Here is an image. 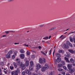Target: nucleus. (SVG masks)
Returning a JSON list of instances; mask_svg holds the SVG:
<instances>
[{"label": "nucleus", "instance_id": "1", "mask_svg": "<svg viewBox=\"0 0 75 75\" xmlns=\"http://www.w3.org/2000/svg\"><path fill=\"white\" fill-rule=\"evenodd\" d=\"M16 61H17V64L19 66V68H22L23 70L25 69L26 67L25 66V64H23V63L21 62H20V60L19 59H17Z\"/></svg>", "mask_w": 75, "mask_h": 75}, {"label": "nucleus", "instance_id": "2", "mask_svg": "<svg viewBox=\"0 0 75 75\" xmlns=\"http://www.w3.org/2000/svg\"><path fill=\"white\" fill-rule=\"evenodd\" d=\"M45 59H42V58H40L39 60V62L40 64H44L45 62Z\"/></svg>", "mask_w": 75, "mask_h": 75}, {"label": "nucleus", "instance_id": "3", "mask_svg": "<svg viewBox=\"0 0 75 75\" xmlns=\"http://www.w3.org/2000/svg\"><path fill=\"white\" fill-rule=\"evenodd\" d=\"M41 67V65L39 64H37L36 66V68L37 70H39L40 69V68Z\"/></svg>", "mask_w": 75, "mask_h": 75}, {"label": "nucleus", "instance_id": "4", "mask_svg": "<svg viewBox=\"0 0 75 75\" xmlns=\"http://www.w3.org/2000/svg\"><path fill=\"white\" fill-rule=\"evenodd\" d=\"M2 69H4V71L5 74H7V72H8V70H6L7 69V68L4 67L3 68V67H2Z\"/></svg>", "mask_w": 75, "mask_h": 75}, {"label": "nucleus", "instance_id": "5", "mask_svg": "<svg viewBox=\"0 0 75 75\" xmlns=\"http://www.w3.org/2000/svg\"><path fill=\"white\" fill-rule=\"evenodd\" d=\"M12 75H18L17 71H13L11 72Z\"/></svg>", "mask_w": 75, "mask_h": 75}, {"label": "nucleus", "instance_id": "6", "mask_svg": "<svg viewBox=\"0 0 75 75\" xmlns=\"http://www.w3.org/2000/svg\"><path fill=\"white\" fill-rule=\"evenodd\" d=\"M46 69H46V68H45L44 67H43L42 68L41 70L42 72H45Z\"/></svg>", "mask_w": 75, "mask_h": 75}, {"label": "nucleus", "instance_id": "7", "mask_svg": "<svg viewBox=\"0 0 75 75\" xmlns=\"http://www.w3.org/2000/svg\"><path fill=\"white\" fill-rule=\"evenodd\" d=\"M72 67V64H68L67 65V67L69 69H71Z\"/></svg>", "mask_w": 75, "mask_h": 75}, {"label": "nucleus", "instance_id": "8", "mask_svg": "<svg viewBox=\"0 0 75 75\" xmlns=\"http://www.w3.org/2000/svg\"><path fill=\"white\" fill-rule=\"evenodd\" d=\"M25 57V56L23 54H21L20 55V57L21 59H24V58Z\"/></svg>", "mask_w": 75, "mask_h": 75}, {"label": "nucleus", "instance_id": "9", "mask_svg": "<svg viewBox=\"0 0 75 75\" xmlns=\"http://www.w3.org/2000/svg\"><path fill=\"white\" fill-rule=\"evenodd\" d=\"M25 65L26 67H28L29 65V61H26L25 62Z\"/></svg>", "mask_w": 75, "mask_h": 75}, {"label": "nucleus", "instance_id": "10", "mask_svg": "<svg viewBox=\"0 0 75 75\" xmlns=\"http://www.w3.org/2000/svg\"><path fill=\"white\" fill-rule=\"evenodd\" d=\"M6 57L7 58H10L11 57L10 54L8 53L6 55Z\"/></svg>", "mask_w": 75, "mask_h": 75}, {"label": "nucleus", "instance_id": "11", "mask_svg": "<svg viewBox=\"0 0 75 75\" xmlns=\"http://www.w3.org/2000/svg\"><path fill=\"white\" fill-rule=\"evenodd\" d=\"M61 59L60 58H57V59L56 61L57 62H61Z\"/></svg>", "mask_w": 75, "mask_h": 75}, {"label": "nucleus", "instance_id": "12", "mask_svg": "<svg viewBox=\"0 0 75 75\" xmlns=\"http://www.w3.org/2000/svg\"><path fill=\"white\" fill-rule=\"evenodd\" d=\"M64 48H66L68 49V48H69V46L68 45H66V44H64Z\"/></svg>", "mask_w": 75, "mask_h": 75}, {"label": "nucleus", "instance_id": "13", "mask_svg": "<svg viewBox=\"0 0 75 75\" xmlns=\"http://www.w3.org/2000/svg\"><path fill=\"white\" fill-rule=\"evenodd\" d=\"M45 68H46V69H47L49 68V66H48V64H46L45 67H44Z\"/></svg>", "mask_w": 75, "mask_h": 75}, {"label": "nucleus", "instance_id": "14", "mask_svg": "<svg viewBox=\"0 0 75 75\" xmlns=\"http://www.w3.org/2000/svg\"><path fill=\"white\" fill-rule=\"evenodd\" d=\"M67 44H68L69 46L71 47H72V45L71 44V43H70V42L69 41H67Z\"/></svg>", "mask_w": 75, "mask_h": 75}, {"label": "nucleus", "instance_id": "15", "mask_svg": "<svg viewBox=\"0 0 75 75\" xmlns=\"http://www.w3.org/2000/svg\"><path fill=\"white\" fill-rule=\"evenodd\" d=\"M59 38H61V40H63V39H64L65 38H66V36H63V35H62Z\"/></svg>", "mask_w": 75, "mask_h": 75}, {"label": "nucleus", "instance_id": "16", "mask_svg": "<svg viewBox=\"0 0 75 75\" xmlns=\"http://www.w3.org/2000/svg\"><path fill=\"white\" fill-rule=\"evenodd\" d=\"M29 69L30 71H33V66H29Z\"/></svg>", "mask_w": 75, "mask_h": 75}, {"label": "nucleus", "instance_id": "17", "mask_svg": "<svg viewBox=\"0 0 75 75\" xmlns=\"http://www.w3.org/2000/svg\"><path fill=\"white\" fill-rule=\"evenodd\" d=\"M33 65H34V62H33V61H30V66H33Z\"/></svg>", "mask_w": 75, "mask_h": 75}, {"label": "nucleus", "instance_id": "18", "mask_svg": "<svg viewBox=\"0 0 75 75\" xmlns=\"http://www.w3.org/2000/svg\"><path fill=\"white\" fill-rule=\"evenodd\" d=\"M64 59L66 61V62H70L69 60V59H68V58L65 57H64Z\"/></svg>", "mask_w": 75, "mask_h": 75}, {"label": "nucleus", "instance_id": "19", "mask_svg": "<svg viewBox=\"0 0 75 75\" xmlns=\"http://www.w3.org/2000/svg\"><path fill=\"white\" fill-rule=\"evenodd\" d=\"M20 52L22 54H23L25 52V51H24V50L23 49H21L20 50Z\"/></svg>", "mask_w": 75, "mask_h": 75}, {"label": "nucleus", "instance_id": "20", "mask_svg": "<svg viewBox=\"0 0 75 75\" xmlns=\"http://www.w3.org/2000/svg\"><path fill=\"white\" fill-rule=\"evenodd\" d=\"M68 51L70 52V53H71V54H73L74 53V50H72L71 49H69L68 50Z\"/></svg>", "mask_w": 75, "mask_h": 75}, {"label": "nucleus", "instance_id": "21", "mask_svg": "<svg viewBox=\"0 0 75 75\" xmlns=\"http://www.w3.org/2000/svg\"><path fill=\"white\" fill-rule=\"evenodd\" d=\"M25 72L26 73V74H28V72L30 71L28 69H25Z\"/></svg>", "mask_w": 75, "mask_h": 75}, {"label": "nucleus", "instance_id": "22", "mask_svg": "<svg viewBox=\"0 0 75 75\" xmlns=\"http://www.w3.org/2000/svg\"><path fill=\"white\" fill-rule=\"evenodd\" d=\"M54 71H52L49 72V75H54Z\"/></svg>", "mask_w": 75, "mask_h": 75}, {"label": "nucleus", "instance_id": "23", "mask_svg": "<svg viewBox=\"0 0 75 75\" xmlns=\"http://www.w3.org/2000/svg\"><path fill=\"white\" fill-rule=\"evenodd\" d=\"M70 61L71 62V63H74V60L72 58L70 59Z\"/></svg>", "mask_w": 75, "mask_h": 75}, {"label": "nucleus", "instance_id": "24", "mask_svg": "<svg viewBox=\"0 0 75 75\" xmlns=\"http://www.w3.org/2000/svg\"><path fill=\"white\" fill-rule=\"evenodd\" d=\"M69 72H70V73H72L74 72V71L73 70V69H69Z\"/></svg>", "mask_w": 75, "mask_h": 75}, {"label": "nucleus", "instance_id": "25", "mask_svg": "<svg viewBox=\"0 0 75 75\" xmlns=\"http://www.w3.org/2000/svg\"><path fill=\"white\" fill-rule=\"evenodd\" d=\"M62 64H59L58 65V68H62Z\"/></svg>", "mask_w": 75, "mask_h": 75}, {"label": "nucleus", "instance_id": "26", "mask_svg": "<svg viewBox=\"0 0 75 75\" xmlns=\"http://www.w3.org/2000/svg\"><path fill=\"white\" fill-rule=\"evenodd\" d=\"M13 65L15 67V68H17V63L14 62L13 63Z\"/></svg>", "mask_w": 75, "mask_h": 75}, {"label": "nucleus", "instance_id": "27", "mask_svg": "<svg viewBox=\"0 0 75 75\" xmlns=\"http://www.w3.org/2000/svg\"><path fill=\"white\" fill-rule=\"evenodd\" d=\"M43 40H48V37L47 36L45 37H44L43 38Z\"/></svg>", "mask_w": 75, "mask_h": 75}, {"label": "nucleus", "instance_id": "28", "mask_svg": "<svg viewBox=\"0 0 75 75\" xmlns=\"http://www.w3.org/2000/svg\"><path fill=\"white\" fill-rule=\"evenodd\" d=\"M56 57H61V55H60L58 53H56Z\"/></svg>", "mask_w": 75, "mask_h": 75}, {"label": "nucleus", "instance_id": "29", "mask_svg": "<svg viewBox=\"0 0 75 75\" xmlns=\"http://www.w3.org/2000/svg\"><path fill=\"white\" fill-rule=\"evenodd\" d=\"M17 72L18 73H19V74H20V69H19V68H17Z\"/></svg>", "mask_w": 75, "mask_h": 75}, {"label": "nucleus", "instance_id": "30", "mask_svg": "<svg viewBox=\"0 0 75 75\" xmlns=\"http://www.w3.org/2000/svg\"><path fill=\"white\" fill-rule=\"evenodd\" d=\"M10 68L11 70H13V69H14V67L13 66H11L10 67Z\"/></svg>", "mask_w": 75, "mask_h": 75}, {"label": "nucleus", "instance_id": "31", "mask_svg": "<svg viewBox=\"0 0 75 75\" xmlns=\"http://www.w3.org/2000/svg\"><path fill=\"white\" fill-rule=\"evenodd\" d=\"M63 68H64V69L65 70H66V71H67V70H68V69H67V68L65 66L63 67Z\"/></svg>", "mask_w": 75, "mask_h": 75}, {"label": "nucleus", "instance_id": "32", "mask_svg": "<svg viewBox=\"0 0 75 75\" xmlns=\"http://www.w3.org/2000/svg\"><path fill=\"white\" fill-rule=\"evenodd\" d=\"M41 54H43V55H45L46 56V54H45V53L42 51H41Z\"/></svg>", "mask_w": 75, "mask_h": 75}, {"label": "nucleus", "instance_id": "33", "mask_svg": "<svg viewBox=\"0 0 75 75\" xmlns=\"http://www.w3.org/2000/svg\"><path fill=\"white\" fill-rule=\"evenodd\" d=\"M58 71H63V69H61V68H59L58 69Z\"/></svg>", "mask_w": 75, "mask_h": 75}, {"label": "nucleus", "instance_id": "34", "mask_svg": "<svg viewBox=\"0 0 75 75\" xmlns=\"http://www.w3.org/2000/svg\"><path fill=\"white\" fill-rule=\"evenodd\" d=\"M59 52H60V53H64V50H59Z\"/></svg>", "mask_w": 75, "mask_h": 75}, {"label": "nucleus", "instance_id": "35", "mask_svg": "<svg viewBox=\"0 0 75 75\" xmlns=\"http://www.w3.org/2000/svg\"><path fill=\"white\" fill-rule=\"evenodd\" d=\"M55 28H50V29L49 30V31H52V30H54Z\"/></svg>", "mask_w": 75, "mask_h": 75}, {"label": "nucleus", "instance_id": "36", "mask_svg": "<svg viewBox=\"0 0 75 75\" xmlns=\"http://www.w3.org/2000/svg\"><path fill=\"white\" fill-rule=\"evenodd\" d=\"M26 54L28 55H30V52H29L28 51H27V52Z\"/></svg>", "mask_w": 75, "mask_h": 75}, {"label": "nucleus", "instance_id": "37", "mask_svg": "<svg viewBox=\"0 0 75 75\" xmlns=\"http://www.w3.org/2000/svg\"><path fill=\"white\" fill-rule=\"evenodd\" d=\"M13 53V51L12 50H10L8 52V54H11Z\"/></svg>", "mask_w": 75, "mask_h": 75}, {"label": "nucleus", "instance_id": "38", "mask_svg": "<svg viewBox=\"0 0 75 75\" xmlns=\"http://www.w3.org/2000/svg\"><path fill=\"white\" fill-rule=\"evenodd\" d=\"M28 75H32V73L31 72L29 71L28 73Z\"/></svg>", "mask_w": 75, "mask_h": 75}, {"label": "nucleus", "instance_id": "39", "mask_svg": "<svg viewBox=\"0 0 75 75\" xmlns=\"http://www.w3.org/2000/svg\"><path fill=\"white\" fill-rule=\"evenodd\" d=\"M18 52H17V51H16L14 52V54H15V55H17V54Z\"/></svg>", "mask_w": 75, "mask_h": 75}, {"label": "nucleus", "instance_id": "40", "mask_svg": "<svg viewBox=\"0 0 75 75\" xmlns=\"http://www.w3.org/2000/svg\"><path fill=\"white\" fill-rule=\"evenodd\" d=\"M24 46L25 47H29V45H26L25 44H24Z\"/></svg>", "mask_w": 75, "mask_h": 75}, {"label": "nucleus", "instance_id": "41", "mask_svg": "<svg viewBox=\"0 0 75 75\" xmlns=\"http://www.w3.org/2000/svg\"><path fill=\"white\" fill-rule=\"evenodd\" d=\"M25 72L23 71L22 73V75H25Z\"/></svg>", "mask_w": 75, "mask_h": 75}, {"label": "nucleus", "instance_id": "42", "mask_svg": "<svg viewBox=\"0 0 75 75\" xmlns=\"http://www.w3.org/2000/svg\"><path fill=\"white\" fill-rule=\"evenodd\" d=\"M55 50L54 49L53 50V56L54 57V54L55 53Z\"/></svg>", "mask_w": 75, "mask_h": 75}, {"label": "nucleus", "instance_id": "43", "mask_svg": "<svg viewBox=\"0 0 75 75\" xmlns=\"http://www.w3.org/2000/svg\"><path fill=\"white\" fill-rule=\"evenodd\" d=\"M12 59H14V58H15V55H12Z\"/></svg>", "mask_w": 75, "mask_h": 75}, {"label": "nucleus", "instance_id": "44", "mask_svg": "<svg viewBox=\"0 0 75 75\" xmlns=\"http://www.w3.org/2000/svg\"><path fill=\"white\" fill-rule=\"evenodd\" d=\"M70 40L71 42H73V40H72V38H70Z\"/></svg>", "mask_w": 75, "mask_h": 75}, {"label": "nucleus", "instance_id": "45", "mask_svg": "<svg viewBox=\"0 0 75 75\" xmlns=\"http://www.w3.org/2000/svg\"><path fill=\"white\" fill-rule=\"evenodd\" d=\"M62 64V65L63 66V65H65V62H63V63H61Z\"/></svg>", "mask_w": 75, "mask_h": 75}, {"label": "nucleus", "instance_id": "46", "mask_svg": "<svg viewBox=\"0 0 75 75\" xmlns=\"http://www.w3.org/2000/svg\"><path fill=\"white\" fill-rule=\"evenodd\" d=\"M31 58H35V56H34V55H32L31 56Z\"/></svg>", "mask_w": 75, "mask_h": 75}, {"label": "nucleus", "instance_id": "47", "mask_svg": "<svg viewBox=\"0 0 75 75\" xmlns=\"http://www.w3.org/2000/svg\"><path fill=\"white\" fill-rule=\"evenodd\" d=\"M5 33H6V34H8V33H9V31H6L5 32Z\"/></svg>", "mask_w": 75, "mask_h": 75}, {"label": "nucleus", "instance_id": "48", "mask_svg": "<svg viewBox=\"0 0 75 75\" xmlns=\"http://www.w3.org/2000/svg\"><path fill=\"white\" fill-rule=\"evenodd\" d=\"M14 45H17L19 44V43H14Z\"/></svg>", "mask_w": 75, "mask_h": 75}, {"label": "nucleus", "instance_id": "49", "mask_svg": "<svg viewBox=\"0 0 75 75\" xmlns=\"http://www.w3.org/2000/svg\"><path fill=\"white\" fill-rule=\"evenodd\" d=\"M62 75H65V72H62Z\"/></svg>", "mask_w": 75, "mask_h": 75}, {"label": "nucleus", "instance_id": "50", "mask_svg": "<svg viewBox=\"0 0 75 75\" xmlns=\"http://www.w3.org/2000/svg\"><path fill=\"white\" fill-rule=\"evenodd\" d=\"M24 61H26V62L27 61H28V60H27V58H25L24 59Z\"/></svg>", "mask_w": 75, "mask_h": 75}, {"label": "nucleus", "instance_id": "51", "mask_svg": "<svg viewBox=\"0 0 75 75\" xmlns=\"http://www.w3.org/2000/svg\"><path fill=\"white\" fill-rule=\"evenodd\" d=\"M1 64L2 65V66H3L4 65V62H1Z\"/></svg>", "mask_w": 75, "mask_h": 75}, {"label": "nucleus", "instance_id": "52", "mask_svg": "<svg viewBox=\"0 0 75 75\" xmlns=\"http://www.w3.org/2000/svg\"><path fill=\"white\" fill-rule=\"evenodd\" d=\"M73 40L75 44V38H73Z\"/></svg>", "mask_w": 75, "mask_h": 75}, {"label": "nucleus", "instance_id": "53", "mask_svg": "<svg viewBox=\"0 0 75 75\" xmlns=\"http://www.w3.org/2000/svg\"><path fill=\"white\" fill-rule=\"evenodd\" d=\"M38 75H42V74L41 73H39L38 74Z\"/></svg>", "mask_w": 75, "mask_h": 75}, {"label": "nucleus", "instance_id": "54", "mask_svg": "<svg viewBox=\"0 0 75 75\" xmlns=\"http://www.w3.org/2000/svg\"><path fill=\"white\" fill-rule=\"evenodd\" d=\"M38 48H39V49H41L42 48H41V47L40 46H39Z\"/></svg>", "mask_w": 75, "mask_h": 75}, {"label": "nucleus", "instance_id": "55", "mask_svg": "<svg viewBox=\"0 0 75 75\" xmlns=\"http://www.w3.org/2000/svg\"><path fill=\"white\" fill-rule=\"evenodd\" d=\"M8 1H14V0H8Z\"/></svg>", "mask_w": 75, "mask_h": 75}, {"label": "nucleus", "instance_id": "56", "mask_svg": "<svg viewBox=\"0 0 75 75\" xmlns=\"http://www.w3.org/2000/svg\"><path fill=\"white\" fill-rule=\"evenodd\" d=\"M6 37V35H3V36H2V37Z\"/></svg>", "mask_w": 75, "mask_h": 75}, {"label": "nucleus", "instance_id": "57", "mask_svg": "<svg viewBox=\"0 0 75 75\" xmlns=\"http://www.w3.org/2000/svg\"><path fill=\"white\" fill-rule=\"evenodd\" d=\"M64 62H65L64 61H62L61 62V63H62V64L64 63Z\"/></svg>", "mask_w": 75, "mask_h": 75}, {"label": "nucleus", "instance_id": "58", "mask_svg": "<svg viewBox=\"0 0 75 75\" xmlns=\"http://www.w3.org/2000/svg\"><path fill=\"white\" fill-rule=\"evenodd\" d=\"M52 50H50V54H51V51Z\"/></svg>", "mask_w": 75, "mask_h": 75}, {"label": "nucleus", "instance_id": "59", "mask_svg": "<svg viewBox=\"0 0 75 75\" xmlns=\"http://www.w3.org/2000/svg\"><path fill=\"white\" fill-rule=\"evenodd\" d=\"M71 33H74V32H71L70 33H69L68 34V35H69V34H71Z\"/></svg>", "mask_w": 75, "mask_h": 75}, {"label": "nucleus", "instance_id": "60", "mask_svg": "<svg viewBox=\"0 0 75 75\" xmlns=\"http://www.w3.org/2000/svg\"><path fill=\"white\" fill-rule=\"evenodd\" d=\"M66 57H69V55L68 54L66 55Z\"/></svg>", "mask_w": 75, "mask_h": 75}, {"label": "nucleus", "instance_id": "61", "mask_svg": "<svg viewBox=\"0 0 75 75\" xmlns=\"http://www.w3.org/2000/svg\"><path fill=\"white\" fill-rule=\"evenodd\" d=\"M73 66H74V67H75V64L74 63H73Z\"/></svg>", "mask_w": 75, "mask_h": 75}, {"label": "nucleus", "instance_id": "62", "mask_svg": "<svg viewBox=\"0 0 75 75\" xmlns=\"http://www.w3.org/2000/svg\"><path fill=\"white\" fill-rule=\"evenodd\" d=\"M51 36H50L49 37V39H50V38H51Z\"/></svg>", "mask_w": 75, "mask_h": 75}, {"label": "nucleus", "instance_id": "63", "mask_svg": "<svg viewBox=\"0 0 75 75\" xmlns=\"http://www.w3.org/2000/svg\"><path fill=\"white\" fill-rule=\"evenodd\" d=\"M47 52H48V51L47 50H46L45 51V53L46 54H47Z\"/></svg>", "mask_w": 75, "mask_h": 75}, {"label": "nucleus", "instance_id": "64", "mask_svg": "<svg viewBox=\"0 0 75 75\" xmlns=\"http://www.w3.org/2000/svg\"><path fill=\"white\" fill-rule=\"evenodd\" d=\"M33 75H38V74H33Z\"/></svg>", "mask_w": 75, "mask_h": 75}]
</instances>
